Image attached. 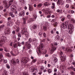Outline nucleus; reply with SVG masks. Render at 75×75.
<instances>
[{
    "mask_svg": "<svg viewBox=\"0 0 75 75\" xmlns=\"http://www.w3.org/2000/svg\"><path fill=\"white\" fill-rule=\"evenodd\" d=\"M27 30L26 27L23 28L21 31V33H22V35H23V34L25 35L26 38L28 39V37H29V34H28V32H27Z\"/></svg>",
    "mask_w": 75,
    "mask_h": 75,
    "instance_id": "obj_1",
    "label": "nucleus"
},
{
    "mask_svg": "<svg viewBox=\"0 0 75 75\" xmlns=\"http://www.w3.org/2000/svg\"><path fill=\"white\" fill-rule=\"evenodd\" d=\"M7 40L6 37L4 36H2L0 38V42H1L0 43V47H2V45L1 44H4V42L6 41Z\"/></svg>",
    "mask_w": 75,
    "mask_h": 75,
    "instance_id": "obj_2",
    "label": "nucleus"
},
{
    "mask_svg": "<svg viewBox=\"0 0 75 75\" xmlns=\"http://www.w3.org/2000/svg\"><path fill=\"white\" fill-rule=\"evenodd\" d=\"M29 61H30L29 58L27 57H23L22 58L21 60V63L23 64V65H24V64L27 63Z\"/></svg>",
    "mask_w": 75,
    "mask_h": 75,
    "instance_id": "obj_3",
    "label": "nucleus"
},
{
    "mask_svg": "<svg viewBox=\"0 0 75 75\" xmlns=\"http://www.w3.org/2000/svg\"><path fill=\"white\" fill-rule=\"evenodd\" d=\"M68 28L70 29L69 31V34H72V33H73V31H72V30L74 28V27H73V25L71 23H69L68 25Z\"/></svg>",
    "mask_w": 75,
    "mask_h": 75,
    "instance_id": "obj_4",
    "label": "nucleus"
},
{
    "mask_svg": "<svg viewBox=\"0 0 75 75\" xmlns=\"http://www.w3.org/2000/svg\"><path fill=\"white\" fill-rule=\"evenodd\" d=\"M44 48V44L41 43L40 46L39 48L37 49V51H38L40 53H41V50H43Z\"/></svg>",
    "mask_w": 75,
    "mask_h": 75,
    "instance_id": "obj_5",
    "label": "nucleus"
},
{
    "mask_svg": "<svg viewBox=\"0 0 75 75\" xmlns=\"http://www.w3.org/2000/svg\"><path fill=\"white\" fill-rule=\"evenodd\" d=\"M68 22H65L64 23H62L61 25V27L63 28L64 29L67 28V26L68 25Z\"/></svg>",
    "mask_w": 75,
    "mask_h": 75,
    "instance_id": "obj_6",
    "label": "nucleus"
},
{
    "mask_svg": "<svg viewBox=\"0 0 75 75\" xmlns=\"http://www.w3.org/2000/svg\"><path fill=\"white\" fill-rule=\"evenodd\" d=\"M3 4L5 5V7H6V9H7V8L10 7V6H11V4H10L9 3H7V2L5 0L3 1Z\"/></svg>",
    "mask_w": 75,
    "mask_h": 75,
    "instance_id": "obj_7",
    "label": "nucleus"
},
{
    "mask_svg": "<svg viewBox=\"0 0 75 75\" xmlns=\"http://www.w3.org/2000/svg\"><path fill=\"white\" fill-rule=\"evenodd\" d=\"M11 8L12 10V12H14V13H15L16 14H17V12L16 11V6L14 5H12L11 6Z\"/></svg>",
    "mask_w": 75,
    "mask_h": 75,
    "instance_id": "obj_8",
    "label": "nucleus"
},
{
    "mask_svg": "<svg viewBox=\"0 0 75 75\" xmlns=\"http://www.w3.org/2000/svg\"><path fill=\"white\" fill-rule=\"evenodd\" d=\"M60 54L61 55V59H62V61H65V60L66 59V57L64 55H63V53L62 52H61L60 53Z\"/></svg>",
    "mask_w": 75,
    "mask_h": 75,
    "instance_id": "obj_9",
    "label": "nucleus"
},
{
    "mask_svg": "<svg viewBox=\"0 0 75 75\" xmlns=\"http://www.w3.org/2000/svg\"><path fill=\"white\" fill-rule=\"evenodd\" d=\"M31 70L33 72H35V73H37V72H38V68L37 67H33L31 68Z\"/></svg>",
    "mask_w": 75,
    "mask_h": 75,
    "instance_id": "obj_10",
    "label": "nucleus"
},
{
    "mask_svg": "<svg viewBox=\"0 0 75 75\" xmlns=\"http://www.w3.org/2000/svg\"><path fill=\"white\" fill-rule=\"evenodd\" d=\"M48 24H49V23H46L45 25L43 26V29L44 30H45V31H46V30H47V27L48 28H49L50 27V26H49V25H48Z\"/></svg>",
    "mask_w": 75,
    "mask_h": 75,
    "instance_id": "obj_11",
    "label": "nucleus"
},
{
    "mask_svg": "<svg viewBox=\"0 0 75 75\" xmlns=\"http://www.w3.org/2000/svg\"><path fill=\"white\" fill-rule=\"evenodd\" d=\"M64 2L62 0H58V1L57 2V4L58 5H63Z\"/></svg>",
    "mask_w": 75,
    "mask_h": 75,
    "instance_id": "obj_12",
    "label": "nucleus"
},
{
    "mask_svg": "<svg viewBox=\"0 0 75 75\" xmlns=\"http://www.w3.org/2000/svg\"><path fill=\"white\" fill-rule=\"evenodd\" d=\"M55 50H56V47H55L53 46L51 48L50 50V53L51 54H52L54 52V51Z\"/></svg>",
    "mask_w": 75,
    "mask_h": 75,
    "instance_id": "obj_13",
    "label": "nucleus"
},
{
    "mask_svg": "<svg viewBox=\"0 0 75 75\" xmlns=\"http://www.w3.org/2000/svg\"><path fill=\"white\" fill-rule=\"evenodd\" d=\"M26 45L28 49H30L31 48V45L30 44V43L28 42H27L26 43Z\"/></svg>",
    "mask_w": 75,
    "mask_h": 75,
    "instance_id": "obj_14",
    "label": "nucleus"
},
{
    "mask_svg": "<svg viewBox=\"0 0 75 75\" xmlns=\"http://www.w3.org/2000/svg\"><path fill=\"white\" fill-rule=\"evenodd\" d=\"M11 63L13 65H17V63L16 61V60L14 59H12L11 60Z\"/></svg>",
    "mask_w": 75,
    "mask_h": 75,
    "instance_id": "obj_15",
    "label": "nucleus"
},
{
    "mask_svg": "<svg viewBox=\"0 0 75 75\" xmlns=\"http://www.w3.org/2000/svg\"><path fill=\"white\" fill-rule=\"evenodd\" d=\"M13 24H14V23L12 21H10L8 23L7 26L11 27V26H12L13 25Z\"/></svg>",
    "mask_w": 75,
    "mask_h": 75,
    "instance_id": "obj_16",
    "label": "nucleus"
},
{
    "mask_svg": "<svg viewBox=\"0 0 75 75\" xmlns=\"http://www.w3.org/2000/svg\"><path fill=\"white\" fill-rule=\"evenodd\" d=\"M24 12L23 11H21L19 13V16H20V17H24Z\"/></svg>",
    "mask_w": 75,
    "mask_h": 75,
    "instance_id": "obj_17",
    "label": "nucleus"
},
{
    "mask_svg": "<svg viewBox=\"0 0 75 75\" xmlns=\"http://www.w3.org/2000/svg\"><path fill=\"white\" fill-rule=\"evenodd\" d=\"M43 11L46 13H48V12H49L50 9H49L48 8H46L45 9H43Z\"/></svg>",
    "mask_w": 75,
    "mask_h": 75,
    "instance_id": "obj_18",
    "label": "nucleus"
},
{
    "mask_svg": "<svg viewBox=\"0 0 75 75\" xmlns=\"http://www.w3.org/2000/svg\"><path fill=\"white\" fill-rule=\"evenodd\" d=\"M52 56H53V58H54V62H57L58 61V59H57V58L55 57V55L54 54L52 55Z\"/></svg>",
    "mask_w": 75,
    "mask_h": 75,
    "instance_id": "obj_19",
    "label": "nucleus"
},
{
    "mask_svg": "<svg viewBox=\"0 0 75 75\" xmlns=\"http://www.w3.org/2000/svg\"><path fill=\"white\" fill-rule=\"evenodd\" d=\"M37 41H38V40L36 38H33V42L34 43V44H35L37 43Z\"/></svg>",
    "mask_w": 75,
    "mask_h": 75,
    "instance_id": "obj_20",
    "label": "nucleus"
},
{
    "mask_svg": "<svg viewBox=\"0 0 75 75\" xmlns=\"http://www.w3.org/2000/svg\"><path fill=\"white\" fill-rule=\"evenodd\" d=\"M9 15L10 16H11V17L12 18L14 17V15L13 14V13L11 12L9 13Z\"/></svg>",
    "mask_w": 75,
    "mask_h": 75,
    "instance_id": "obj_21",
    "label": "nucleus"
},
{
    "mask_svg": "<svg viewBox=\"0 0 75 75\" xmlns=\"http://www.w3.org/2000/svg\"><path fill=\"white\" fill-rule=\"evenodd\" d=\"M57 12L59 13V14H62V10H59V9H58L57 10Z\"/></svg>",
    "mask_w": 75,
    "mask_h": 75,
    "instance_id": "obj_22",
    "label": "nucleus"
},
{
    "mask_svg": "<svg viewBox=\"0 0 75 75\" xmlns=\"http://www.w3.org/2000/svg\"><path fill=\"white\" fill-rule=\"evenodd\" d=\"M5 26L4 25H2L0 26V30H3Z\"/></svg>",
    "mask_w": 75,
    "mask_h": 75,
    "instance_id": "obj_23",
    "label": "nucleus"
},
{
    "mask_svg": "<svg viewBox=\"0 0 75 75\" xmlns=\"http://www.w3.org/2000/svg\"><path fill=\"white\" fill-rule=\"evenodd\" d=\"M55 39L57 40H58L60 39V37L59 35H57L55 37Z\"/></svg>",
    "mask_w": 75,
    "mask_h": 75,
    "instance_id": "obj_24",
    "label": "nucleus"
},
{
    "mask_svg": "<svg viewBox=\"0 0 75 75\" xmlns=\"http://www.w3.org/2000/svg\"><path fill=\"white\" fill-rule=\"evenodd\" d=\"M44 4L45 6H47V7H48V6L50 5V4L48 2H46Z\"/></svg>",
    "mask_w": 75,
    "mask_h": 75,
    "instance_id": "obj_25",
    "label": "nucleus"
},
{
    "mask_svg": "<svg viewBox=\"0 0 75 75\" xmlns=\"http://www.w3.org/2000/svg\"><path fill=\"white\" fill-rule=\"evenodd\" d=\"M2 75H8V74H7V72L6 71H4V72H3Z\"/></svg>",
    "mask_w": 75,
    "mask_h": 75,
    "instance_id": "obj_26",
    "label": "nucleus"
},
{
    "mask_svg": "<svg viewBox=\"0 0 75 75\" xmlns=\"http://www.w3.org/2000/svg\"><path fill=\"white\" fill-rule=\"evenodd\" d=\"M33 19H36L37 18V15L35 14H33Z\"/></svg>",
    "mask_w": 75,
    "mask_h": 75,
    "instance_id": "obj_27",
    "label": "nucleus"
},
{
    "mask_svg": "<svg viewBox=\"0 0 75 75\" xmlns=\"http://www.w3.org/2000/svg\"><path fill=\"white\" fill-rule=\"evenodd\" d=\"M29 10L30 11H33V7L32 6L29 7Z\"/></svg>",
    "mask_w": 75,
    "mask_h": 75,
    "instance_id": "obj_28",
    "label": "nucleus"
},
{
    "mask_svg": "<svg viewBox=\"0 0 75 75\" xmlns=\"http://www.w3.org/2000/svg\"><path fill=\"white\" fill-rule=\"evenodd\" d=\"M6 67L7 69H8L10 68V65H9V64H6Z\"/></svg>",
    "mask_w": 75,
    "mask_h": 75,
    "instance_id": "obj_29",
    "label": "nucleus"
},
{
    "mask_svg": "<svg viewBox=\"0 0 75 75\" xmlns=\"http://www.w3.org/2000/svg\"><path fill=\"white\" fill-rule=\"evenodd\" d=\"M4 51L6 52H8V51H9V50H8V49H7V48L6 47H4Z\"/></svg>",
    "mask_w": 75,
    "mask_h": 75,
    "instance_id": "obj_30",
    "label": "nucleus"
},
{
    "mask_svg": "<svg viewBox=\"0 0 75 75\" xmlns=\"http://www.w3.org/2000/svg\"><path fill=\"white\" fill-rule=\"evenodd\" d=\"M28 16H26L25 17V18H23V20H28Z\"/></svg>",
    "mask_w": 75,
    "mask_h": 75,
    "instance_id": "obj_31",
    "label": "nucleus"
},
{
    "mask_svg": "<svg viewBox=\"0 0 75 75\" xmlns=\"http://www.w3.org/2000/svg\"><path fill=\"white\" fill-rule=\"evenodd\" d=\"M71 49H70L69 47H67V48H66V51H68V52H69L70 51H71Z\"/></svg>",
    "mask_w": 75,
    "mask_h": 75,
    "instance_id": "obj_32",
    "label": "nucleus"
},
{
    "mask_svg": "<svg viewBox=\"0 0 75 75\" xmlns=\"http://www.w3.org/2000/svg\"><path fill=\"white\" fill-rule=\"evenodd\" d=\"M37 61V60L36 59H33L32 61L31 64L33 63H35Z\"/></svg>",
    "mask_w": 75,
    "mask_h": 75,
    "instance_id": "obj_33",
    "label": "nucleus"
},
{
    "mask_svg": "<svg viewBox=\"0 0 75 75\" xmlns=\"http://www.w3.org/2000/svg\"><path fill=\"white\" fill-rule=\"evenodd\" d=\"M42 6V4H38L37 6L38 7H41V6Z\"/></svg>",
    "mask_w": 75,
    "mask_h": 75,
    "instance_id": "obj_34",
    "label": "nucleus"
},
{
    "mask_svg": "<svg viewBox=\"0 0 75 75\" xmlns=\"http://www.w3.org/2000/svg\"><path fill=\"white\" fill-rule=\"evenodd\" d=\"M33 29H36L37 28V25H33Z\"/></svg>",
    "mask_w": 75,
    "mask_h": 75,
    "instance_id": "obj_35",
    "label": "nucleus"
},
{
    "mask_svg": "<svg viewBox=\"0 0 75 75\" xmlns=\"http://www.w3.org/2000/svg\"><path fill=\"white\" fill-rule=\"evenodd\" d=\"M23 75H29L28 74V73L27 72H25L24 73H23Z\"/></svg>",
    "mask_w": 75,
    "mask_h": 75,
    "instance_id": "obj_36",
    "label": "nucleus"
},
{
    "mask_svg": "<svg viewBox=\"0 0 75 75\" xmlns=\"http://www.w3.org/2000/svg\"><path fill=\"white\" fill-rule=\"evenodd\" d=\"M19 31H20V28L18 27L17 28V29L16 30V32L18 33V32H19Z\"/></svg>",
    "mask_w": 75,
    "mask_h": 75,
    "instance_id": "obj_37",
    "label": "nucleus"
},
{
    "mask_svg": "<svg viewBox=\"0 0 75 75\" xmlns=\"http://www.w3.org/2000/svg\"><path fill=\"white\" fill-rule=\"evenodd\" d=\"M40 69L41 71H43V70L44 69V67L42 66H41V67H40Z\"/></svg>",
    "mask_w": 75,
    "mask_h": 75,
    "instance_id": "obj_38",
    "label": "nucleus"
},
{
    "mask_svg": "<svg viewBox=\"0 0 75 75\" xmlns=\"http://www.w3.org/2000/svg\"><path fill=\"white\" fill-rule=\"evenodd\" d=\"M65 18L64 17H62L61 19V21H64V20H65Z\"/></svg>",
    "mask_w": 75,
    "mask_h": 75,
    "instance_id": "obj_39",
    "label": "nucleus"
},
{
    "mask_svg": "<svg viewBox=\"0 0 75 75\" xmlns=\"http://www.w3.org/2000/svg\"><path fill=\"white\" fill-rule=\"evenodd\" d=\"M18 44L19 47H21V43L20 42H18Z\"/></svg>",
    "mask_w": 75,
    "mask_h": 75,
    "instance_id": "obj_40",
    "label": "nucleus"
},
{
    "mask_svg": "<svg viewBox=\"0 0 75 75\" xmlns=\"http://www.w3.org/2000/svg\"><path fill=\"white\" fill-rule=\"evenodd\" d=\"M16 62L18 64H19V63H20V60L18 59H17L16 60Z\"/></svg>",
    "mask_w": 75,
    "mask_h": 75,
    "instance_id": "obj_41",
    "label": "nucleus"
},
{
    "mask_svg": "<svg viewBox=\"0 0 75 75\" xmlns=\"http://www.w3.org/2000/svg\"><path fill=\"white\" fill-rule=\"evenodd\" d=\"M3 58V56L2 53H0V58Z\"/></svg>",
    "mask_w": 75,
    "mask_h": 75,
    "instance_id": "obj_42",
    "label": "nucleus"
},
{
    "mask_svg": "<svg viewBox=\"0 0 75 75\" xmlns=\"http://www.w3.org/2000/svg\"><path fill=\"white\" fill-rule=\"evenodd\" d=\"M14 48H16V47H18V46L17 45V43H15L14 45Z\"/></svg>",
    "mask_w": 75,
    "mask_h": 75,
    "instance_id": "obj_43",
    "label": "nucleus"
},
{
    "mask_svg": "<svg viewBox=\"0 0 75 75\" xmlns=\"http://www.w3.org/2000/svg\"><path fill=\"white\" fill-rule=\"evenodd\" d=\"M53 44L54 46H57L58 45V43L56 42H54L53 43Z\"/></svg>",
    "mask_w": 75,
    "mask_h": 75,
    "instance_id": "obj_44",
    "label": "nucleus"
},
{
    "mask_svg": "<svg viewBox=\"0 0 75 75\" xmlns=\"http://www.w3.org/2000/svg\"><path fill=\"white\" fill-rule=\"evenodd\" d=\"M6 31H7V32H10V29L8 28L6 29Z\"/></svg>",
    "mask_w": 75,
    "mask_h": 75,
    "instance_id": "obj_45",
    "label": "nucleus"
},
{
    "mask_svg": "<svg viewBox=\"0 0 75 75\" xmlns=\"http://www.w3.org/2000/svg\"><path fill=\"white\" fill-rule=\"evenodd\" d=\"M71 21L73 23H75V20H74V19H71Z\"/></svg>",
    "mask_w": 75,
    "mask_h": 75,
    "instance_id": "obj_46",
    "label": "nucleus"
},
{
    "mask_svg": "<svg viewBox=\"0 0 75 75\" xmlns=\"http://www.w3.org/2000/svg\"><path fill=\"white\" fill-rule=\"evenodd\" d=\"M18 37H21V34L20 33H18Z\"/></svg>",
    "mask_w": 75,
    "mask_h": 75,
    "instance_id": "obj_47",
    "label": "nucleus"
},
{
    "mask_svg": "<svg viewBox=\"0 0 75 75\" xmlns=\"http://www.w3.org/2000/svg\"><path fill=\"white\" fill-rule=\"evenodd\" d=\"M4 64H6V63H7V60H4Z\"/></svg>",
    "mask_w": 75,
    "mask_h": 75,
    "instance_id": "obj_48",
    "label": "nucleus"
},
{
    "mask_svg": "<svg viewBox=\"0 0 75 75\" xmlns=\"http://www.w3.org/2000/svg\"><path fill=\"white\" fill-rule=\"evenodd\" d=\"M48 72H49V74L51 73V70L50 69H49L48 71Z\"/></svg>",
    "mask_w": 75,
    "mask_h": 75,
    "instance_id": "obj_49",
    "label": "nucleus"
},
{
    "mask_svg": "<svg viewBox=\"0 0 75 75\" xmlns=\"http://www.w3.org/2000/svg\"><path fill=\"white\" fill-rule=\"evenodd\" d=\"M26 23V21L25 20H23V24H25Z\"/></svg>",
    "mask_w": 75,
    "mask_h": 75,
    "instance_id": "obj_50",
    "label": "nucleus"
},
{
    "mask_svg": "<svg viewBox=\"0 0 75 75\" xmlns=\"http://www.w3.org/2000/svg\"><path fill=\"white\" fill-rule=\"evenodd\" d=\"M16 25H20V23L18 21L16 22Z\"/></svg>",
    "mask_w": 75,
    "mask_h": 75,
    "instance_id": "obj_51",
    "label": "nucleus"
},
{
    "mask_svg": "<svg viewBox=\"0 0 75 75\" xmlns=\"http://www.w3.org/2000/svg\"><path fill=\"white\" fill-rule=\"evenodd\" d=\"M43 35L45 38L47 37V36L46 35V34H45V33H43Z\"/></svg>",
    "mask_w": 75,
    "mask_h": 75,
    "instance_id": "obj_52",
    "label": "nucleus"
},
{
    "mask_svg": "<svg viewBox=\"0 0 75 75\" xmlns=\"http://www.w3.org/2000/svg\"><path fill=\"white\" fill-rule=\"evenodd\" d=\"M67 17L68 18H71V15H68Z\"/></svg>",
    "mask_w": 75,
    "mask_h": 75,
    "instance_id": "obj_53",
    "label": "nucleus"
},
{
    "mask_svg": "<svg viewBox=\"0 0 75 75\" xmlns=\"http://www.w3.org/2000/svg\"><path fill=\"white\" fill-rule=\"evenodd\" d=\"M65 7L66 8H69V5L68 4H66Z\"/></svg>",
    "mask_w": 75,
    "mask_h": 75,
    "instance_id": "obj_54",
    "label": "nucleus"
},
{
    "mask_svg": "<svg viewBox=\"0 0 75 75\" xmlns=\"http://www.w3.org/2000/svg\"><path fill=\"white\" fill-rule=\"evenodd\" d=\"M61 48L62 50H64V49L65 48V47H64L62 46L61 47Z\"/></svg>",
    "mask_w": 75,
    "mask_h": 75,
    "instance_id": "obj_55",
    "label": "nucleus"
},
{
    "mask_svg": "<svg viewBox=\"0 0 75 75\" xmlns=\"http://www.w3.org/2000/svg\"><path fill=\"white\" fill-rule=\"evenodd\" d=\"M29 54H31L32 53V50H29Z\"/></svg>",
    "mask_w": 75,
    "mask_h": 75,
    "instance_id": "obj_56",
    "label": "nucleus"
},
{
    "mask_svg": "<svg viewBox=\"0 0 75 75\" xmlns=\"http://www.w3.org/2000/svg\"><path fill=\"white\" fill-rule=\"evenodd\" d=\"M70 74H71V75H74V72H71L70 73Z\"/></svg>",
    "mask_w": 75,
    "mask_h": 75,
    "instance_id": "obj_57",
    "label": "nucleus"
},
{
    "mask_svg": "<svg viewBox=\"0 0 75 75\" xmlns=\"http://www.w3.org/2000/svg\"><path fill=\"white\" fill-rule=\"evenodd\" d=\"M51 17V15H48L47 16V18H50Z\"/></svg>",
    "mask_w": 75,
    "mask_h": 75,
    "instance_id": "obj_58",
    "label": "nucleus"
},
{
    "mask_svg": "<svg viewBox=\"0 0 75 75\" xmlns=\"http://www.w3.org/2000/svg\"><path fill=\"white\" fill-rule=\"evenodd\" d=\"M28 40L29 42H31L32 41V40H31V38H29Z\"/></svg>",
    "mask_w": 75,
    "mask_h": 75,
    "instance_id": "obj_59",
    "label": "nucleus"
},
{
    "mask_svg": "<svg viewBox=\"0 0 75 75\" xmlns=\"http://www.w3.org/2000/svg\"><path fill=\"white\" fill-rule=\"evenodd\" d=\"M9 45L10 46H11V47H12V46H13V42H11V43L9 44Z\"/></svg>",
    "mask_w": 75,
    "mask_h": 75,
    "instance_id": "obj_60",
    "label": "nucleus"
},
{
    "mask_svg": "<svg viewBox=\"0 0 75 75\" xmlns=\"http://www.w3.org/2000/svg\"><path fill=\"white\" fill-rule=\"evenodd\" d=\"M10 53L11 54V55H14V54H13V51H11L10 52Z\"/></svg>",
    "mask_w": 75,
    "mask_h": 75,
    "instance_id": "obj_61",
    "label": "nucleus"
},
{
    "mask_svg": "<svg viewBox=\"0 0 75 75\" xmlns=\"http://www.w3.org/2000/svg\"><path fill=\"white\" fill-rule=\"evenodd\" d=\"M52 22H55L56 21V20H55V19H52Z\"/></svg>",
    "mask_w": 75,
    "mask_h": 75,
    "instance_id": "obj_62",
    "label": "nucleus"
},
{
    "mask_svg": "<svg viewBox=\"0 0 75 75\" xmlns=\"http://www.w3.org/2000/svg\"><path fill=\"white\" fill-rule=\"evenodd\" d=\"M54 72H57V69L56 68H54Z\"/></svg>",
    "mask_w": 75,
    "mask_h": 75,
    "instance_id": "obj_63",
    "label": "nucleus"
},
{
    "mask_svg": "<svg viewBox=\"0 0 75 75\" xmlns=\"http://www.w3.org/2000/svg\"><path fill=\"white\" fill-rule=\"evenodd\" d=\"M41 42H45V40L43 39L41 40Z\"/></svg>",
    "mask_w": 75,
    "mask_h": 75,
    "instance_id": "obj_64",
    "label": "nucleus"
}]
</instances>
